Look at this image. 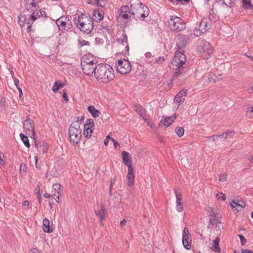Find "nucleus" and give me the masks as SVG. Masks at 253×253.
Wrapping results in <instances>:
<instances>
[{
	"instance_id": "1",
	"label": "nucleus",
	"mask_w": 253,
	"mask_h": 253,
	"mask_svg": "<svg viewBox=\"0 0 253 253\" xmlns=\"http://www.w3.org/2000/svg\"><path fill=\"white\" fill-rule=\"evenodd\" d=\"M74 24L84 34H90L93 29V18L87 13H82L74 18Z\"/></svg>"
},
{
	"instance_id": "2",
	"label": "nucleus",
	"mask_w": 253,
	"mask_h": 253,
	"mask_svg": "<svg viewBox=\"0 0 253 253\" xmlns=\"http://www.w3.org/2000/svg\"><path fill=\"white\" fill-rule=\"evenodd\" d=\"M94 76L103 83H107L112 81L115 77L114 70L109 64H98L96 66Z\"/></svg>"
},
{
	"instance_id": "3",
	"label": "nucleus",
	"mask_w": 253,
	"mask_h": 253,
	"mask_svg": "<svg viewBox=\"0 0 253 253\" xmlns=\"http://www.w3.org/2000/svg\"><path fill=\"white\" fill-rule=\"evenodd\" d=\"M130 11L132 18L136 20H143L148 16L150 12L148 8L138 0L131 4Z\"/></svg>"
},
{
	"instance_id": "4",
	"label": "nucleus",
	"mask_w": 253,
	"mask_h": 253,
	"mask_svg": "<svg viewBox=\"0 0 253 253\" xmlns=\"http://www.w3.org/2000/svg\"><path fill=\"white\" fill-rule=\"evenodd\" d=\"M186 61L185 54L179 52L176 53L171 61L170 68L174 71L175 76H178L184 73V67Z\"/></svg>"
},
{
	"instance_id": "5",
	"label": "nucleus",
	"mask_w": 253,
	"mask_h": 253,
	"mask_svg": "<svg viewBox=\"0 0 253 253\" xmlns=\"http://www.w3.org/2000/svg\"><path fill=\"white\" fill-rule=\"evenodd\" d=\"M69 140L74 146L77 145L81 141L82 130L77 123H72L68 129Z\"/></svg>"
},
{
	"instance_id": "6",
	"label": "nucleus",
	"mask_w": 253,
	"mask_h": 253,
	"mask_svg": "<svg viewBox=\"0 0 253 253\" xmlns=\"http://www.w3.org/2000/svg\"><path fill=\"white\" fill-rule=\"evenodd\" d=\"M168 23L170 30L173 32L181 31L186 28L185 23L183 20L174 15L170 16Z\"/></svg>"
},
{
	"instance_id": "7",
	"label": "nucleus",
	"mask_w": 253,
	"mask_h": 253,
	"mask_svg": "<svg viewBox=\"0 0 253 253\" xmlns=\"http://www.w3.org/2000/svg\"><path fill=\"white\" fill-rule=\"evenodd\" d=\"M55 22L59 30L62 32L68 31L72 28L71 21L66 16H61L56 20Z\"/></svg>"
},
{
	"instance_id": "8",
	"label": "nucleus",
	"mask_w": 253,
	"mask_h": 253,
	"mask_svg": "<svg viewBox=\"0 0 253 253\" xmlns=\"http://www.w3.org/2000/svg\"><path fill=\"white\" fill-rule=\"evenodd\" d=\"M199 50L203 54L205 59H209L213 52V48L211 44L206 41H202V44L199 47Z\"/></svg>"
},
{
	"instance_id": "9",
	"label": "nucleus",
	"mask_w": 253,
	"mask_h": 253,
	"mask_svg": "<svg viewBox=\"0 0 253 253\" xmlns=\"http://www.w3.org/2000/svg\"><path fill=\"white\" fill-rule=\"evenodd\" d=\"M116 64L117 71L122 74H126L131 71L130 63L127 60H119Z\"/></svg>"
},
{
	"instance_id": "10",
	"label": "nucleus",
	"mask_w": 253,
	"mask_h": 253,
	"mask_svg": "<svg viewBox=\"0 0 253 253\" xmlns=\"http://www.w3.org/2000/svg\"><path fill=\"white\" fill-rule=\"evenodd\" d=\"M193 35L191 34L188 36L186 35H183L180 34L178 35V42L176 43V45L179 49L184 48L187 44L188 41L192 38Z\"/></svg>"
},
{
	"instance_id": "11",
	"label": "nucleus",
	"mask_w": 253,
	"mask_h": 253,
	"mask_svg": "<svg viewBox=\"0 0 253 253\" xmlns=\"http://www.w3.org/2000/svg\"><path fill=\"white\" fill-rule=\"evenodd\" d=\"M96 65L94 63L93 64H84L83 65H81L82 70L84 74L88 75L91 76L92 74L95 73L96 70Z\"/></svg>"
},
{
	"instance_id": "12",
	"label": "nucleus",
	"mask_w": 253,
	"mask_h": 253,
	"mask_svg": "<svg viewBox=\"0 0 253 253\" xmlns=\"http://www.w3.org/2000/svg\"><path fill=\"white\" fill-rule=\"evenodd\" d=\"M208 29L207 22L205 20H202L198 26V29L196 28L194 32V35L198 37L200 36Z\"/></svg>"
},
{
	"instance_id": "13",
	"label": "nucleus",
	"mask_w": 253,
	"mask_h": 253,
	"mask_svg": "<svg viewBox=\"0 0 253 253\" xmlns=\"http://www.w3.org/2000/svg\"><path fill=\"white\" fill-rule=\"evenodd\" d=\"M23 127L24 129L31 131L33 136L36 135L34 130V122L29 118L26 119L23 122Z\"/></svg>"
},
{
	"instance_id": "14",
	"label": "nucleus",
	"mask_w": 253,
	"mask_h": 253,
	"mask_svg": "<svg viewBox=\"0 0 253 253\" xmlns=\"http://www.w3.org/2000/svg\"><path fill=\"white\" fill-rule=\"evenodd\" d=\"M176 118V115L174 114L173 116L170 117H166L160 121L159 123V126H169L175 120Z\"/></svg>"
},
{
	"instance_id": "15",
	"label": "nucleus",
	"mask_w": 253,
	"mask_h": 253,
	"mask_svg": "<svg viewBox=\"0 0 253 253\" xmlns=\"http://www.w3.org/2000/svg\"><path fill=\"white\" fill-rule=\"evenodd\" d=\"M211 211L212 213L209 215L210 224L213 225L215 222V224H221V221L219 220V218H221V215L217 212H214L212 210H211Z\"/></svg>"
},
{
	"instance_id": "16",
	"label": "nucleus",
	"mask_w": 253,
	"mask_h": 253,
	"mask_svg": "<svg viewBox=\"0 0 253 253\" xmlns=\"http://www.w3.org/2000/svg\"><path fill=\"white\" fill-rule=\"evenodd\" d=\"M117 42L121 43L122 45L125 46V53L128 52L129 47L127 43V37L125 31H124L122 37L117 40ZM123 52H124V51H123Z\"/></svg>"
},
{
	"instance_id": "17",
	"label": "nucleus",
	"mask_w": 253,
	"mask_h": 253,
	"mask_svg": "<svg viewBox=\"0 0 253 253\" xmlns=\"http://www.w3.org/2000/svg\"><path fill=\"white\" fill-rule=\"evenodd\" d=\"M35 145L39 151H42L43 153H46L48 149L47 143L43 140L36 141Z\"/></svg>"
},
{
	"instance_id": "18",
	"label": "nucleus",
	"mask_w": 253,
	"mask_h": 253,
	"mask_svg": "<svg viewBox=\"0 0 253 253\" xmlns=\"http://www.w3.org/2000/svg\"><path fill=\"white\" fill-rule=\"evenodd\" d=\"M127 183L128 186L131 187L134 184V170L132 168L128 169V173L126 176Z\"/></svg>"
},
{
	"instance_id": "19",
	"label": "nucleus",
	"mask_w": 253,
	"mask_h": 253,
	"mask_svg": "<svg viewBox=\"0 0 253 253\" xmlns=\"http://www.w3.org/2000/svg\"><path fill=\"white\" fill-rule=\"evenodd\" d=\"M174 193L175 194L176 198V208L178 212H181L183 210V203L182 202V196L181 194L177 193L176 190H174Z\"/></svg>"
},
{
	"instance_id": "20",
	"label": "nucleus",
	"mask_w": 253,
	"mask_h": 253,
	"mask_svg": "<svg viewBox=\"0 0 253 253\" xmlns=\"http://www.w3.org/2000/svg\"><path fill=\"white\" fill-rule=\"evenodd\" d=\"M104 12L100 9L94 10L93 13V21L98 22L102 20L104 17Z\"/></svg>"
},
{
	"instance_id": "21",
	"label": "nucleus",
	"mask_w": 253,
	"mask_h": 253,
	"mask_svg": "<svg viewBox=\"0 0 253 253\" xmlns=\"http://www.w3.org/2000/svg\"><path fill=\"white\" fill-rule=\"evenodd\" d=\"M122 160L124 164L128 167V169L132 168L129 154L127 152L123 151L122 152Z\"/></svg>"
},
{
	"instance_id": "22",
	"label": "nucleus",
	"mask_w": 253,
	"mask_h": 253,
	"mask_svg": "<svg viewBox=\"0 0 253 253\" xmlns=\"http://www.w3.org/2000/svg\"><path fill=\"white\" fill-rule=\"evenodd\" d=\"M18 23L21 27L24 26L26 24H30V17L28 19L25 14H21L18 16Z\"/></svg>"
},
{
	"instance_id": "23",
	"label": "nucleus",
	"mask_w": 253,
	"mask_h": 253,
	"mask_svg": "<svg viewBox=\"0 0 253 253\" xmlns=\"http://www.w3.org/2000/svg\"><path fill=\"white\" fill-rule=\"evenodd\" d=\"M101 209L99 211H95V214L99 217L100 219V223L102 224V220L105 219V208L103 204L100 205Z\"/></svg>"
},
{
	"instance_id": "24",
	"label": "nucleus",
	"mask_w": 253,
	"mask_h": 253,
	"mask_svg": "<svg viewBox=\"0 0 253 253\" xmlns=\"http://www.w3.org/2000/svg\"><path fill=\"white\" fill-rule=\"evenodd\" d=\"M93 63H94L93 57L89 55H84L81 60V65L84 64H90Z\"/></svg>"
},
{
	"instance_id": "25",
	"label": "nucleus",
	"mask_w": 253,
	"mask_h": 253,
	"mask_svg": "<svg viewBox=\"0 0 253 253\" xmlns=\"http://www.w3.org/2000/svg\"><path fill=\"white\" fill-rule=\"evenodd\" d=\"M87 110L94 118L98 117L100 114V111L96 109L94 106L92 105L89 106L87 107Z\"/></svg>"
},
{
	"instance_id": "26",
	"label": "nucleus",
	"mask_w": 253,
	"mask_h": 253,
	"mask_svg": "<svg viewBox=\"0 0 253 253\" xmlns=\"http://www.w3.org/2000/svg\"><path fill=\"white\" fill-rule=\"evenodd\" d=\"M190 236L186 235L182 237V243L184 248L186 249L189 250L191 248V241Z\"/></svg>"
},
{
	"instance_id": "27",
	"label": "nucleus",
	"mask_w": 253,
	"mask_h": 253,
	"mask_svg": "<svg viewBox=\"0 0 253 253\" xmlns=\"http://www.w3.org/2000/svg\"><path fill=\"white\" fill-rule=\"evenodd\" d=\"M220 242V239L219 237H216L213 241V245L211 247V249L216 252L219 253L221 252V249L219 248V243Z\"/></svg>"
},
{
	"instance_id": "28",
	"label": "nucleus",
	"mask_w": 253,
	"mask_h": 253,
	"mask_svg": "<svg viewBox=\"0 0 253 253\" xmlns=\"http://www.w3.org/2000/svg\"><path fill=\"white\" fill-rule=\"evenodd\" d=\"M230 206L234 211L236 210L238 211H241L245 206L239 204V203L237 202L235 200L232 201V202L230 203Z\"/></svg>"
},
{
	"instance_id": "29",
	"label": "nucleus",
	"mask_w": 253,
	"mask_h": 253,
	"mask_svg": "<svg viewBox=\"0 0 253 253\" xmlns=\"http://www.w3.org/2000/svg\"><path fill=\"white\" fill-rule=\"evenodd\" d=\"M134 109L137 114L142 118L145 116V110L140 105L138 104L134 105Z\"/></svg>"
},
{
	"instance_id": "30",
	"label": "nucleus",
	"mask_w": 253,
	"mask_h": 253,
	"mask_svg": "<svg viewBox=\"0 0 253 253\" xmlns=\"http://www.w3.org/2000/svg\"><path fill=\"white\" fill-rule=\"evenodd\" d=\"M43 230L44 232L47 233H50L52 231V230L50 229L49 225V221L47 219H44L42 222Z\"/></svg>"
},
{
	"instance_id": "31",
	"label": "nucleus",
	"mask_w": 253,
	"mask_h": 253,
	"mask_svg": "<svg viewBox=\"0 0 253 253\" xmlns=\"http://www.w3.org/2000/svg\"><path fill=\"white\" fill-rule=\"evenodd\" d=\"M31 20L33 21L36 20L38 18H42V10H40L37 11L33 12L30 16Z\"/></svg>"
},
{
	"instance_id": "32",
	"label": "nucleus",
	"mask_w": 253,
	"mask_h": 253,
	"mask_svg": "<svg viewBox=\"0 0 253 253\" xmlns=\"http://www.w3.org/2000/svg\"><path fill=\"white\" fill-rule=\"evenodd\" d=\"M64 86V84L63 83H58V82H55L54 84V85L52 87V91L56 93L58 91L59 89L63 87Z\"/></svg>"
},
{
	"instance_id": "33",
	"label": "nucleus",
	"mask_w": 253,
	"mask_h": 253,
	"mask_svg": "<svg viewBox=\"0 0 253 253\" xmlns=\"http://www.w3.org/2000/svg\"><path fill=\"white\" fill-rule=\"evenodd\" d=\"M20 138L23 142L24 144L27 147L29 148L30 146L29 139L27 136L24 135L23 133H21L20 134Z\"/></svg>"
},
{
	"instance_id": "34",
	"label": "nucleus",
	"mask_w": 253,
	"mask_h": 253,
	"mask_svg": "<svg viewBox=\"0 0 253 253\" xmlns=\"http://www.w3.org/2000/svg\"><path fill=\"white\" fill-rule=\"evenodd\" d=\"M30 6H31L32 7L34 8L36 7V3L35 2V0H26L25 7L26 9L29 10L30 8Z\"/></svg>"
},
{
	"instance_id": "35",
	"label": "nucleus",
	"mask_w": 253,
	"mask_h": 253,
	"mask_svg": "<svg viewBox=\"0 0 253 253\" xmlns=\"http://www.w3.org/2000/svg\"><path fill=\"white\" fill-rule=\"evenodd\" d=\"M243 5L245 9H252L253 8L251 0H243Z\"/></svg>"
},
{
	"instance_id": "36",
	"label": "nucleus",
	"mask_w": 253,
	"mask_h": 253,
	"mask_svg": "<svg viewBox=\"0 0 253 253\" xmlns=\"http://www.w3.org/2000/svg\"><path fill=\"white\" fill-rule=\"evenodd\" d=\"M93 128L90 127H84V134L86 137H90L93 132Z\"/></svg>"
},
{
	"instance_id": "37",
	"label": "nucleus",
	"mask_w": 253,
	"mask_h": 253,
	"mask_svg": "<svg viewBox=\"0 0 253 253\" xmlns=\"http://www.w3.org/2000/svg\"><path fill=\"white\" fill-rule=\"evenodd\" d=\"M129 12L131 14L130 8L127 5H123L121 7L119 10V13H127Z\"/></svg>"
},
{
	"instance_id": "38",
	"label": "nucleus",
	"mask_w": 253,
	"mask_h": 253,
	"mask_svg": "<svg viewBox=\"0 0 253 253\" xmlns=\"http://www.w3.org/2000/svg\"><path fill=\"white\" fill-rule=\"evenodd\" d=\"M208 79L210 82H213L214 83L218 81L220 79L219 78L216 77L214 74H212L209 75Z\"/></svg>"
},
{
	"instance_id": "39",
	"label": "nucleus",
	"mask_w": 253,
	"mask_h": 253,
	"mask_svg": "<svg viewBox=\"0 0 253 253\" xmlns=\"http://www.w3.org/2000/svg\"><path fill=\"white\" fill-rule=\"evenodd\" d=\"M175 132L179 137H181L183 135L184 129L182 127H177L175 128Z\"/></svg>"
},
{
	"instance_id": "40",
	"label": "nucleus",
	"mask_w": 253,
	"mask_h": 253,
	"mask_svg": "<svg viewBox=\"0 0 253 253\" xmlns=\"http://www.w3.org/2000/svg\"><path fill=\"white\" fill-rule=\"evenodd\" d=\"M87 126L90 127L91 128H93V129H94V122L92 119H89L86 120L85 124L84 125V127Z\"/></svg>"
},
{
	"instance_id": "41",
	"label": "nucleus",
	"mask_w": 253,
	"mask_h": 253,
	"mask_svg": "<svg viewBox=\"0 0 253 253\" xmlns=\"http://www.w3.org/2000/svg\"><path fill=\"white\" fill-rule=\"evenodd\" d=\"M246 116L250 118H253V107L247 109Z\"/></svg>"
},
{
	"instance_id": "42",
	"label": "nucleus",
	"mask_w": 253,
	"mask_h": 253,
	"mask_svg": "<svg viewBox=\"0 0 253 253\" xmlns=\"http://www.w3.org/2000/svg\"><path fill=\"white\" fill-rule=\"evenodd\" d=\"M184 98L181 96H177V94L174 97V101L179 104L184 101Z\"/></svg>"
},
{
	"instance_id": "43",
	"label": "nucleus",
	"mask_w": 253,
	"mask_h": 253,
	"mask_svg": "<svg viewBox=\"0 0 253 253\" xmlns=\"http://www.w3.org/2000/svg\"><path fill=\"white\" fill-rule=\"evenodd\" d=\"M84 116L78 117L77 121L73 122V123H77L79 125V127L80 128V125L82 124L83 121L84 120Z\"/></svg>"
},
{
	"instance_id": "44",
	"label": "nucleus",
	"mask_w": 253,
	"mask_h": 253,
	"mask_svg": "<svg viewBox=\"0 0 253 253\" xmlns=\"http://www.w3.org/2000/svg\"><path fill=\"white\" fill-rule=\"evenodd\" d=\"M53 190L55 191V192H57V194L59 193V190L61 188V185L58 183H55L52 186Z\"/></svg>"
},
{
	"instance_id": "45",
	"label": "nucleus",
	"mask_w": 253,
	"mask_h": 253,
	"mask_svg": "<svg viewBox=\"0 0 253 253\" xmlns=\"http://www.w3.org/2000/svg\"><path fill=\"white\" fill-rule=\"evenodd\" d=\"M165 59L164 56H160L159 57L155 59V63L158 64H162L164 62Z\"/></svg>"
},
{
	"instance_id": "46",
	"label": "nucleus",
	"mask_w": 253,
	"mask_h": 253,
	"mask_svg": "<svg viewBox=\"0 0 253 253\" xmlns=\"http://www.w3.org/2000/svg\"><path fill=\"white\" fill-rule=\"evenodd\" d=\"M187 89H182L178 93L177 96H181L182 97H185L187 95Z\"/></svg>"
},
{
	"instance_id": "47",
	"label": "nucleus",
	"mask_w": 253,
	"mask_h": 253,
	"mask_svg": "<svg viewBox=\"0 0 253 253\" xmlns=\"http://www.w3.org/2000/svg\"><path fill=\"white\" fill-rule=\"evenodd\" d=\"M238 237H239L241 245L244 246L246 244L247 241L245 237L242 235H238Z\"/></svg>"
},
{
	"instance_id": "48",
	"label": "nucleus",
	"mask_w": 253,
	"mask_h": 253,
	"mask_svg": "<svg viewBox=\"0 0 253 253\" xmlns=\"http://www.w3.org/2000/svg\"><path fill=\"white\" fill-rule=\"evenodd\" d=\"M79 45L82 47L84 45H89V42L85 40H82L81 41H79Z\"/></svg>"
},
{
	"instance_id": "49",
	"label": "nucleus",
	"mask_w": 253,
	"mask_h": 253,
	"mask_svg": "<svg viewBox=\"0 0 253 253\" xmlns=\"http://www.w3.org/2000/svg\"><path fill=\"white\" fill-rule=\"evenodd\" d=\"M27 170V167L26 165L24 163H22L20 166V171L21 172H25Z\"/></svg>"
},
{
	"instance_id": "50",
	"label": "nucleus",
	"mask_w": 253,
	"mask_h": 253,
	"mask_svg": "<svg viewBox=\"0 0 253 253\" xmlns=\"http://www.w3.org/2000/svg\"><path fill=\"white\" fill-rule=\"evenodd\" d=\"M95 5L98 7H103L105 6L106 2L103 0L101 1L98 0V2L96 3Z\"/></svg>"
},
{
	"instance_id": "51",
	"label": "nucleus",
	"mask_w": 253,
	"mask_h": 253,
	"mask_svg": "<svg viewBox=\"0 0 253 253\" xmlns=\"http://www.w3.org/2000/svg\"><path fill=\"white\" fill-rule=\"evenodd\" d=\"M216 197L218 199H221L222 201H225L226 199V196L222 193L217 194Z\"/></svg>"
},
{
	"instance_id": "52",
	"label": "nucleus",
	"mask_w": 253,
	"mask_h": 253,
	"mask_svg": "<svg viewBox=\"0 0 253 253\" xmlns=\"http://www.w3.org/2000/svg\"><path fill=\"white\" fill-rule=\"evenodd\" d=\"M120 17H122L124 19H129L130 16H129L127 13H119L118 18Z\"/></svg>"
},
{
	"instance_id": "53",
	"label": "nucleus",
	"mask_w": 253,
	"mask_h": 253,
	"mask_svg": "<svg viewBox=\"0 0 253 253\" xmlns=\"http://www.w3.org/2000/svg\"><path fill=\"white\" fill-rule=\"evenodd\" d=\"M219 180L221 182L226 181L227 180L226 175L225 174H220L219 176Z\"/></svg>"
},
{
	"instance_id": "54",
	"label": "nucleus",
	"mask_w": 253,
	"mask_h": 253,
	"mask_svg": "<svg viewBox=\"0 0 253 253\" xmlns=\"http://www.w3.org/2000/svg\"><path fill=\"white\" fill-rule=\"evenodd\" d=\"M235 134V132L234 131H228L224 133V138H227L228 136H231Z\"/></svg>"
},
{
	"instance_id": "55",
	"label": "nucleus",
	"mask_w": 253,
	"mask_h": 253,
	"mask_svg": "<svg viewBox=\"0 0 253 253\" xmlns=\"http://www.w3.org/2000/svg\"><path fill=\"white\" fill-rule=\"evenodd\" d=\"M86 2L90 4L95 5L98 2V0H86Z\"/></svg>"
},
{
	"instance_id": "56",
	"label": "nucleus",
	"mask_w": 253,
	"mask_h": 253,
	"mask_svg": "<svg viewBox=\"0 0 253 253\" xmlns=\"http://www.w3.org/2000/svg\"><path fill=\"white\" fill-rule=\"evenodd\" d=\"M182 235H183V237L186 236V235L190 236V234L189 233L188 229L187 227L184 228V229L183 231V232H182Z\"/></svg>"
},
{
	"instance_id": "57",
	"label": "nucleus",
	"mask_w": 253,
	"mask_h": 253,
	"mask_svg": "<svg viewBox=\"0 0 253 253\" xmlns=\"http://www.w3.org/2000/svg\"><path fill=\"white\" fill-rule=\"evenodd\" d=\"M111 140L113 142L114 147L116 149L118 147H120V144L114 138H111Z\"/></svg>"
},
{
	"instance_id": "58",
	"label": "nucleus",
	"mask_w": 253,
	"mask_h": 253,
	"mask_svg": "<svg viewBox=\"0 0 253 253\" xmlns=\"http://www.w3.org/2000/svg\"><path fill=\"white\" fill-rule=\"evenodd\" d=\"M0 161L1 162V163H2L1 164L2 165H4V164H5L4 156L1 152L0 153Z\"/></svg>"
},
{
	"instance_id": "59",
	"label": "nucleus",
	"mask_w": 253,
	"mask_h": 253,
	"mask_svg": "<svg viewBox=\"0 0 253 253\" xmlns=\"http://www.w3.org/2000/svg\"><path fill=\"white\" fill-rule=\"evenodd\" d=\"M34 159H35V165H36V167L37 169H41V167L40 166H39V165L38 164V157L37 156H35L34 157Z\"/></svg>"
},
{
	"instance_id": "60",
	"label": "nucleus",
	"mask_w": 253,
	"mask_h": 253,
	"mask_svg": "<svg viewBox=\"0 0 253 253\" xmlns=\"http://www.w3.org/2000/svg\"><path fill=\"white\" fill-rule=\"evenodd\" d=\"M13 81H14L15 86H16V87L17 88L18 87H19V80L17 79V78H16L15 77H13Z\"/></svg>"
},
{
	"instance_id": "61",
	"label": "nucleus",
	"mask_w": 253,
	"mask_h": 253,
	"mask_svg": "<svg viewBox=\"0 0 253 253\" xmlns=\"http://www.w3.org/2000/svg\"><path fill=\"white\" fill-rule=\"evenodd\" d=\"M53 197H54V199L56 200V202H57L58 203L59 202V194H57V192H55L54 193Z\"/></svg>"
},
{
	"instance_id": "62",
	"label": "nucleus",
	"mask_w": 253,
	"mask_h": 253,
	"mask_svg": "<svg viewBox=\"0 0 253 253\" xmlns=\"http://www.w3.org/2000/svg\"><path fill=\"white\" fill-rule=\"evenodd\" d=\"M230 2H229V4H227V3H226L224 1L223 2V4H225L226 6H227V7H231V4H232L234 2V1H235V0H230Z\"/></svg>"
},
{
	"instance_id": "63",
	"label": "nucleus",
	"mask_w": 253,
	"mask_h": 253,
	"mask_svg": "<svg viewBox=\"0 0 253 253\" xmlns=\"http://www.w3.org/2000/svg\"><path fill=\"white\" fill-rule=\"evenodd\" d=\"M37 198L39 199V202L40 204H41V194H40V190H39L37 192Z\"/></svg>"
},
{
	"instance_id": "64",
	"label": "nucleus",
	"mask_w": 253,
	"mask_h": 253,
	"mask_svg": "<svg viewBox=\"0 0 253 253\" xmlns=\"http://www.w3.org/2000/svg\"><path fill=\"white\" fill-rule=\"evenodd\" d=\"M42 18H43L44 19H45V18H46L47 17L46 13L44 11L42 10Z\"/></svg>"
}]
</instances>
